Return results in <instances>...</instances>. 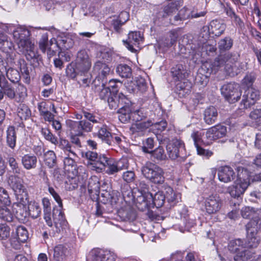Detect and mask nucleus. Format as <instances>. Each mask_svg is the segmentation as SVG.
Returning <instances> with one entry per match:
<instances>
[{
    "label": "nucleus",
    "mask_w": 261,
    "mask_h": 261,
    "mask_svg": "<svg viewBox=\"0 0 261 261\" xmlns=\"http://www.w3.org/2000/svg\"><path fill=\"white\" fill-rule=\"evenodd\" d=\"M13 36L19 51L25 54L28 60L37 58L38 52L30 39V33L27 29L23 27H17L13 31Z\"/></svg>",
    "instance_id": "f257e3e1"
},
{
    "label": "nucleus",
    "mask_w": 261,
    "mask_h": 261,
    "mask_svg": "<svg viewBox=\"0 0 261 261\" xmlns=\"http://www.w3.org/2000/svg\"><path fill=\"white\" fill-rule=\"evenodd\" d=\"M8 182L13 190L18 201L20 203L18 206L19 209L16 212V217L21 220L27 216L28 213L23 212L21 206L23 207L29 203L28 194L27 189L23 185V180L18 175H10L8 179Z\"/></svg>",
    "instance_id": "f03ea898"
},
{
    "label": "nucleus",
    "mask_w": 261,
    "mask_h": 261,
    "mask_svg": "<svg viewBox=\"0 0 261 261\" xmlns=\"http://www.w3.org/2000/svg\"><path fill=\"white\" fill-rule=\"evenodd\" d=\"M238 178L233 184L228 187L227 191L233 198L243 194L250 185V174L248 170L242 167H238Z\"/></svg>",
    "instance_id": "7ed1b4c3"
},
{
    "label": "nucleus",
    "mask_w": 261,
    "mask_h": 261,
    "mask_svg": "<svg viewBox=\"0 0 261 261\" xmlns=\"http://www.w3.org/2000/svg\"><path fill=\"white\" fill-rule=\"evenodd\" d=\"M166 197L162 191L156 192L153 196L151 193H145L137 198V202L139 204L138 207L142 211L154 206L160 207L164 204Z\"/></svg>",
    "instance_id": "20e7f679"
},
{
    "label": "nucleus",
    "mask_w": 261,
    "mask_h": 261,
    "mask_svg": "<svg viewBox=\"0 0 261 261\" xmlns=\"http://www.w3.org/2000/svg\"><path fill=\"white\" fill-rule=\"evenodd\" d=\"M141 172L143 176L151 182L162 184L164 182L163 169L150 162H147L142 166Z\"/></svg>",
    "instance_id": "39448f33"
},
{
    "label": "nucleus",
    "mask_w": 261,
    "mask_h": 261,
    "mask_svg": "<svg viewBox=\"0 0 261 261\" xmlns=\"http://www.w3.org/2000/svg\"><path fill=\"white\" fill-rule=\"evenodd\" d=\"M223 66H224L225 71L230 76H234L239 72L234 63V59H232L229 54L216 59L213 63V68L215 70H217Z\"/></svg>",
    "instance_id": "423d86ee"
},
{
    "label": "nucleus",
    "mask_w": 261,
    "mask_h": 261,
    "mask_svg": "<svg viewBox=\"0 0 261 261\" xmlns=\"http://www.w3.org/2000/svg\"><path fill=\"white\" fill-rule=\"evenodd\" d=\"M66 125L70 133L76 136H83L85 133L91 132L93 128V125L86 120H67Z\"/></svg>",
    "instance_id": "0eeeda50"
},
{
    "label": "nucleus",
    "mask_w": 261,
    "mask_h": 261,
    "mask_svg": "<svg viewBox=\"0 0 261 261\" xmlns=\"http://www.w3.org/2000/svg\"><path fill=\"white\" fill-rule=\"evenodd\" d=\"M228 247L230 252L236 254L234 256L236 261H244L250 258L249 251L245 248L243 241L240 239L230 241Z\"/></svg>",
    "instance_id": "6e6552de"
},
{
    "label": "nucleus",
    "mask_w": 261,
    "mask_h": 261,
    "mask_svg": "<svg viewBox=\"0 0 261 261\" xmlns=\"http://www.w3.org/2000/svg\"><path fill=\"white\" fill-rule=\"evenodd\" d=\"M221 92L226 100L230 103L237 101L242 94L239 84L234 83L224 85L221 89Z\"/></svg>",
    "instance_id": "1a4fd4ad"
},
{
    "label": "nucleus",
    "mask_w": 261,
    "mask_h": 261,
    "mask_svg": "<svg viewBox=\"0 0 261 261\" xmlns=\"http://www.w3.org/2000/svg\"><path fill=\"white\" fill-rule=\"evenodd\" d=\"M261 224L260 219L258 215L254 216L252 219L246 225L247 232L248 236L251 237V243L249 242V246L250 247H255L258 244V240L256 238L255 235L257 234Z\"/></svg>",
    "instance_id": "9d476101"
},
{
    "label": "nucleus",
    "mask_w": 261,
    "mask_h": 261,
    "mask_svg": "<svg viewBox=\"0 0 261 261\" xmlns=\"http://www.w3.org/2000/svg\"><path fill=\"white\" fill-rule=\"evenodd\" d=\"M204 203L206 212L211 215L220 211L223 205V201L217 194H211L205 198Z\"/></svg>",
    "instance_id": "9b49d317"
},
{
    "label": "nucleus",
    "mask_w": 261,
    "mask_h": 261,
    "mask_svg": "<svg viewBox=\"0 0 261 261\" xmlns=\"http://www.w3.org/2000/svg\"><path fill=\"white\" fill-rule=\"evenodd\" d=\"M75 65L76 70L81 74L87 72L90 69L91 62L86 50H81L77 53Z\"/></svg>",
    "instance_id": "f8f14e48"
},
{
    "label": "nucleus",
    "mask_w": 261,
    "mask_h": 261,
    "mask_svg": "<svg viewBox=\"0 0 261 261\" xmlns=\"http://www.w3.org/2000/svg\"><path fill=\"white\" fill-rule=\"evenodd\" d=\"M226 29V25L222 20L215 19L211 21L208 25L204 26L202 31L206 32L207 36L212 35L215 36H220Z\"/></svg>",
    "instance_id": "ddd939ff"
},
{
    "label": "nucleus",
    "mask_w": 261,
    "mask_h": 261,
    "mask_svg": "<svg viewBox=\"0 0 261 261\" xmlns=\"http://www.w3.org/2000/svg\"><path fill=\"white\" fill-rule=\"evenodd\" d=\"M226 134L227 127L224 125L219 124L210 128L205 134L203 133L202 135H205L206 139L209 142L222 138L225 137Z\"/></svg>",
    "instance_id": "4468645a"
},
{
    "label": "nucleus",
    "mask_w": 261,
    "mask_h": 261,
    "mask_svg": "<svg viewBox=\"0 0 261 261\" xmlns=\"http://www.w3.org/2000/svg\"><path fill=\"white\" fill-rule=\"evenodd\" d=\"M115 256L108 251L92 250L87 256L86 261H115Z\"/></svg>",
    "instance_id": "2eb2a0df"
},
{
    "label": "nucleus",
    "mask_w": 261,
    "mask_h": 261,
    "mask_svg": "<svg viewBox=\"0 0 261 261\" xmlns=\"http://www.w3.org/2000/svg\"><path fill=\"white\" fill-rule=\"evenodd\" d=\"M143 38L140 32L134 31L128 35V38L123 40V43L127 49L132 52L136 50L134 46L139 47V44L143 42Z\"/></svg>",
    "instance_id": "dca6fc26"
},
{
    "label": "nucleus",
    "mask_w": 261,
    "mask_h": 261,
    "mask_svg": "<svg viewBox=\"0 0 261 261\" xmlns=\"http://www.w3.org/2000/svg\"><path fill=\"white\" fill-rule=\"evenodd\" d=\"M184 147L183 142L178 139H173L166 146L167 152L171 160H175L179 156V150Z\"/></svg>",
    "instance_id": "f3484780"
},
{
    "label": "nucleus",
    "mask_w": 261,
    "mask_h": 261,
    "mask_svg": "<svg viewBox=\"0 0 261 261\" xmlns=\"http://www.w3.org/2000/svg\"><path fill=\"white\" fill-rule=\"evenodd\" d=\"M152 125L150 120L146 121L135 122L130 127V133L136 137H142L145 135L148 128Z\"/></svg>",
    "instance_id": "a211bd4d"
},
{
    "label": "nucleus",
    "mask_w": 261,
    "mask_h": 261,
    "mask_svg": "<svg viewBox=\"0 0 261 261\" xmlns=\"http://www.w3.org/2000/svg\"><path fill=\"white\" fill-rule=\"evenodd\" d=\"M63 207L54 208L53 213L51 214L52 223H54L57 231H60L61 229L66 226L67 221L65 219L64 213L62 211Z\"/></svg>",
    "instance_id": "6ab92c4d"
},
{
    "label": "nucleus",
    "mask_w": 261,
    "mask_h": 261,
    "mask_svg": "<svg viewBox=\"0 0 261 261\" xmlns=\"http://www.w3.org/2000/svg\"><path fill=\"white\" fill-rule=\"evenodd\" d=\"M0 45L4 53L6 54L8 61H12L14 59V46L13 43L8 40V36L0 30Z\"/></svg>",
    "instance_id": "aec40b11"
},
{
    "label": "nucleus",
    "mask_w": 261,
    "mask_h": 261,
    "mask_svg": "<svg viewBox=\"0 0 261 261\" xmlns=\"http://www.w3.org/2000/svg\"><path fill=\"white\" fill-rule=\"evenodd\" d=\"M218 176L220 181L228 183L234 179L236 173L231 167L225 166L221 167L219 170Z\"/></svg>",
    "instance_id": "412c9836"
},
{
    "label": "nucleus",
    "mask_w": 261,
    "mask_h": 261,
    "mask_svg": "<svg viewBox=\"0 0 261 261\" xmlns=\"http://www.w3.org/2000/svg\"><path fill=\"white\" fill-rule=\"evenodd\" d=\"M50 43H55L57 47L61 49H68L73 45V41L69 35H61L58 37L57 40L52 38L50 40Z\"/></svg>",
    "instance_id": "4be33fe9"
},
{
    "label": "nucleus",
    "mask_w": 261,
    "mask_h": 261,
    "mask_svg": "<svg viewBox=\"0 0 261 261\" xmlns=\"http://www.w3.org/2000/svg\"><path fill=\"white\" fill-rule=\"evenodd\" d=\"M98 130L97 132L93 133L94 137H97L102 141L105 142L109 145L112 144L113 136L108 130L107 127L105 125H102L98 127Z\"/></svg>",
    "instance_id": "5701e85b"
},
{
    "label": "nucleus",
    "mask_w": 261,
    "mask_h": 261,
    "mask_svg": "<svg viewBox=\"0 0 261 261\" xmlns=\"http://www.w3.org/2000/svg\"><path fill=\"white\" fill-rule=\"evenodd\" d=\"M259 97V92L254 89L248 90L247 94L243 96L242 102L244 107L247 108L251 105H253Z\"/></svg>",
    "instance_id": "b1692460"
},
{
    "label": "nucleus",
    "mask_w": 261,
    "mask_h": 261,
    "mask_svg": "<svg viewBox=\"0 0 261 261\" xmlns=\"http://www.w3.org/2000/svg\"><path fill=\"white\" fill-rule=\"evenodd\" d=\"M94 71L98 74L100 78H104L109 75L111 72V68L105 62L97 61L94 65Z\"/></svg>",
    "instance_id": "393cba45"
},
{
    "label": "nucleus",
    "mask_w": 261,
    "mask_h": 261,
    "mask_svg": "<svg viewBox=\"0 0 261 261\" xmlns=\"http://www.w3.org/2000/svg\"><path fill=\"white\" fill-rule=\"evenodd\" d=\"M37 163V157L32 154H27L21 158V164L27 170L35 169Z\"/></svg>",
    "instance_id": "a878e982"
},
{
    "label": "nucleus",
    "mask_w": 261,
    "mask_h": 261,
    "mask_svg": "<svg viewBox=\"0 0 261 261\" xmlns=\"http://www.w3.org/2000/svg\"><path fill=\"white\" fill-rule=\"evenodd\" d=\"M54 251V258L56 261L65 260L69 254L68 249L62 245L56 246Z\"/></svg>",
    "instance_id": "bb28decb"
},
{
    "label": "nucleus",
    "mask_w": 261,
    "mask_h": 261,
    "mask_svg": "<svg viewBox=\"0 0 261 261\" xmlns=\"http://www.w3.org/2000/svg\"><path fill=\"white\" fill-rule=\"evenodd\" d=\"M218 111L214 107H210L204 112V120L208 124L214 123L217 120Z\"/></svg>",
    "instance_id": "cd10ccee"
},
{
    "label": "nucleus",
    "mask_w": 261,
    "mask_h": 261,
    "mask_svg": "<svg viewBox=\"0 0 261 261\" xmlns=\"http://www.w3.org/2000/svg\"><path fill=\"white\" fill-rule=\"evenodd\" d=\"M106 156L105 154L97 155V159L94 160L93 162L90 164V168L92 170H95L97 172H101L102 170L105 169V165L104 163H106Z\"/></svg>",
    "instance_id": "c85d7f7f"
},
{
    "label": "nucleus",
    "mask_w": 261,
    "mask_h": 261,
    "mask_svg": "<svg viewBox=\"0 0 261 261\" xmlns=\"http://www.w3.org/2000/svg\"><path fill=\"white\" fill-rule=\"evenodd\" d=\"M0 88L3 89L4 94H5L9 98L13 99L15 97V91L11 85H8L5 75L3 76L0 82Z\"/></svg>",
    "instance_id": "c756f323"
},
{
    "label": "nucleus",
    "mask_w": 261,
    "mask_h": 261,
    "mask_svg": "<svg viewBox=\"0 0 261 261\" xmlns=\"http://www.w3.org/2000/svg\"><path fill=\"white\" fill-rule=\"evenodd\" d=\"M133 110H130L128 107H122L119 110V119L123 123H127L130 120H132V112Z\"/></svg>",
    "instance_id": "7c9ffc66"
},
{
    "label": "nucleus",
    "mask_w": 261,
    "mask_h": 261,
    "mask_svg": "<svg viewBox=\"0 0 261 261\" xmlns=\"http://www.w3.org/2000/svg\"><path fill=\"white\" fill-rule=\"evenodd\" d=\"M147 116V113L143 108L133 110L132 112V121L134 122H142Z\"/></svg>",
    "instance_id": "2f4dec72"
},
{
    "label": "nucleus",
    "mask_w": 261,
    "mask_h": 261,
    "mask_svg": "<svg viewBox=\"0 0 261 261\" xmlns=\"http://www.w3.org/2000/svg\"><path fill=\"white\" fill-rule=\"evenodd\" d=\"M28 210L30 215L34 219L38 218L41 212L39 203L36 201H31L29 203Z\"/></svg>",
    "instance_id": "473e14b6"
},
{
    "label": "nucleus",
    "mask_w": 261,
    "mask_h": 261,
    "mask_svg": "<svg viewBox=\"0 0 261 261\" xmlns=\"http://www.w3.org/2000/svg\"><path fill=\"white\" fill-rule=\"evenodd\" d=\"M16 134L13 126H9L7 130V143L11 148H14L16 145Z\"/></svg>",
    "instance_id": "72a5a7b5"
},
{
    "label": "nucleus",
    "mask_w": 261,
    "mask_h": 261,
    "mask_svg": "<svg viewBox=\"0 0 261 261\" xmlns=\"http://www.w3.org/2000/svg\"><path fill=\"white\" fill-rule=\"evenodd\" d=\"M60 146L66 153H70L73 156H76V154L75 151V147H72L69 142L63 139H61L60 141Z\"/></svg>",
    "instance_id": "f704fd0d"
},
{
    "label": "nucleus",
    "mask_w": 261,
    "mask_h": 261,
    "mask_svg": "<svg viewBox=\"0 0 261 261\" xmlns=\"http://www.w3.org/2000/svg\"><path fill=\"white\" fill-rule=\"evenodd\" d=\"M42 204L44 207V219L49 226L53 225L51 214L47 212V208L50 207V203L48 199L44 198L42 199Z\"/></svg>",
    "instance_id": "c9c22d12"
},
{
    "label": "nucleus",
    "mask_w": 261,
    "mask_h": 261,
    "mask_svg": "<svg viewBox=\"0 0 261 261\" xmlns=\"http://www.w3.org/2000/svg\"><path fill=\"white\" fill-rule=\"evenodd\" d=\"M191 9L185 7L181 9L177 15L174 17L175 21L191 19Z\"/></svg>",
    "instance_id": "e433bc0d"
},
{
    "label": "nucleus",
    "mask_w": 261,
    "mask_h": 261,
    "mask_svg": "<svg viewBox=\"0 0 261 261\" xmlns=\"http://www.w3.org/2000/svg\"><path fill=\"white\" fill-rule=\"evenodd\" d=\"M116 72L122 77L128 78L132 75V69L126 64L119 65L116 68Z\"/></svg>",
    "instance_id": "4c0bfd02"
},
{
    "label": "nucleus",
    "mask_w": 261,
    "mask_h": 261,
    "mask_svg": "<svg viewBox=\"0 0 261 261\" xmlns=\"http://www.w3.org/2000/svg\"><path fill=\"white\" fill-rule=\"evenodd\" d=\"M44 162L49 168H53L55 166L56 156L53 151L48 150L44 153Z\"/></svg>",
    "instance_id": "58836bf2"
},
{
    "label": "nucleus",
    "mask_w": 261,
    "mask_h": 261,
    "mask_svg": "<svg viewBox=\"0 0 261 261\" xmlns=\"http://www.w3.org/2000/svg\"><path fill=\"white\" fill-rule=\"evenodd\" d=\"M6 65V71H4V73H6V76L8 79L12 82H16L19 79V73L18 71L13 68H9L7 69V63L4 62Z\"/></svg>",
    "instance_id": "ea45409f"
},
{
    "label": "nucleus",
    "mask_w": 261,
    "mask_h": 261,
    "mask_svg": "<svg viewBox=\"0 0 261 261\" xmlns=\"http://www.w3.org/2000/svg\"><path fill=\"white\" fill-rule=\"evenodd\" d=\"M16 234L17 236V241L18 243H24L28 238V233L23 226H20L17 227L16 229Z\"/></svg>",
    "instance_id": "a19ab883"
},
{
    "label": "nucleus",
    "mask_w": 261,
    "mask_h": 261,
    "mask_svg": "<svg viewBox=\"0 0 261 261\" xmlns=\"http://www.w3.org/2000/svg\"><path fill=\"white\" fill-rule=\"evenodd\" d=\"M53 44L48 41L47 33L43 34L39 42V46L41 51L45 53L46 49H50V46Z\"/></svg>",
    "instance_id": "79ce46f5"
},
{
    "label": "nucleus",
    "mask_w": 261,
    "mask_h": 261,
    "mask_svg": "<svg viewBox=\"0 0 261 261\" xmlns=\"http://www.w3.org/2000/svg\"><path fill=\"white\" fill-rule=\"evenodd\" d=\"M151 156L158 161H163L166 159V155L164 149L161 147H159L153 150L150 151L149 153Z\"/></svg>",
    "instance_id": "37998d69"
},
{
    "label": "nucleus",
    "mask_w": 261,
    "mask_h": 261,
    "mask_svg": "<svg viewBox=\"0 0 261 261\" xmlns=\"http://www.w3.org/2000/svg\"><path fill=\"white\" fill-rule=\"evenodd\" d=\"M7 161L13 173L19 174L21 169L15 158L10 155L7 158Z\"/></svg>",
    "instance_id": "c03bdc74"
},
{
    "label": "nucleus",
    "mask_w": 261,
    "mask_h": 261,
    "mask_svg": "<svg viewBox=\"0 0 261 261\" xmlns=\"http://www.w3.org/2000/svg\"><path fill=\"white\" fill-rule=\"evenodd\" d=\"M17 115L21 120H26L31 116V111L24 105H20L18 109Z\"/></svg>",
    "instance_id": "a18cd8bd"
},
{
    "label": "nucleus",
    "mask_w": 261,
    "mask_h": 261,
    "mask_svg": "<svg viewBox=\"0 0 261 261\" xmlns=\"http://www.w3.org/2000/svg\"><path fill=\"white\" fill-rule=\"evenodd\" d=\"M171 72L173 76L176 77L178 80H181L186 76V72L181 65H177L173 68Z\"/></svg>",
    "instance_id": "49530a36"
},
{
    "label": "nucleus",
    "mask_w": 261,
    "mask_h": 261,
    "mask_svg": "<svg viewBox=\"0 0 261 261\" xmlns=\"http://www.w3.org/2000/svg\"><path fill=\"white\" fill-rule=\"evenodd\" d=\"M41 133L44 138L46 140L50 141L51 143L54 144H57L58 143V140L57 137L53 135V134L50 132V130L48 128H42L41 129Z\"/></svg>",
    "instance_id": "de8ad7c7"
},
{
    "label": "nucleus",
    "mask_w": 261,
    "mask_h": 261,
    "mask_svg": "<svg viewBox=\"0 0 261 261\" xmlns=\"http://www.w3.org/2000/svg\"><path fill=\"white\" fill-rule=\"evenodd\" d=\"M0 218L7 222H11L13 220V215L7 207L0 206Z\"/></svg>",
    "instance_id": "09e8293b"
},
{
    "label": "nucleus",
    "mask_w": 261,
    "mask_h": 261,
    "mask_svg": "<svg viewBox=\"0 0 261 261\" xmlns=\"http://www.w3.org/2000/svg\"><path fill=\"white\" fill-rule=\"evenodd\" d=\"M233 42L229 37H225L221 39L218 43L220 50L229 49L232 46Z\"/></svg>",
    "instance_id": "8fccbe9b"
},
{
    "label": "nucleus",
    "mask_w": 261,
    "mask_h": 261,
    "mask_svg": "<svg viewBox=\"0 0 261 261\" xmlns=\"http://www.w3.org/2000/svg\"><path fill=\"white\" fill-rule=\"evenodd\" d=\"M256 79L255 74L251 72L246 74L242 80V84L247 87H250L253 85Z\"/></svg>",
    "instance_id": "3c124183"
},
{
    "label": "nucleus",
    "mask_w": 261,
    "mask_h": 261,
    "mask_svg": "<svg viewBox=\"0 0 261 261\" xmlns=\"http://www.w3.org/2000/svg\"><path fill=\"white\" fill-rule=\"evenodd\" d=\"M135 79L138 91L141 93L145 92L147 90V84L145 79L140 76L136 77Z\"/></svg>",
    "instance_id": "603ef678"
},
{
    "label": "nucleus",
    "mask_w": 261,
    "mask_h": 261,
    "mask_svg": "<svg viewBox=\"0 0 261 261\" xmlns=\"http://www.w3.org/2000/svg\"><path fill=\"white\" fill-rule=\"evenodd\" d=\"M241 214L242 217L246 219L252 218L257 215L252 207L249 206L243 207L241 210Z\"/></svg>",
    "instance_id": "864d4df0"
},
{
    "label": "nucleus",
    "mask_w": 261,
    "mask_h": 261,
    "mask_svg": "<svg viewBox=\"0 0 261 261\" xmlns=\"http://www.w3.org/2000/svg\"><path fill=\"white\" fill-rule=\"evenodd\" d=\"M10 228L6 224H0V239L5 240L10 236Z\"/></svg>",
    "instance_id": "5fc2aeb1"
},
{
    "label": "nucleus",
    "mask_w": 261,
    "mask_h": 261,
    "mask_svg": "<svg viewBox=\"0 0 261 261\" xmlns=\"http://www.w3.org/2000/svg\"><path fill=\"white\" fill-rule=\"evenodd\" d=\"M206 13L207 12L205 9L199 11L197 8H193L191 9V19L203 17Z\"/></svg>",
    "instance_id": "6e6d98bb"
},
{
    "label": "nucleus",
    "mask_w": 261,
    "mask_h": 261,
    "mask_svg": "<svg viewBox=\"0 0 261 261\" xmlns=\"http://www.w3.org/2000/svg\"><path fill=\"white\" fill-rule=\"evenodd\" d=\"M166 198L169 201L172 202H176L178 201V195L174 193L172 189L170 187L168 188L166 190Z\"/></svg>",
    "instance_id": "4d7b16f0"
},
{
    "label": "nucleus",
    "mask_w": 261,
    "mask_h": 261,
    "mask_svg": "<svg viewBox=\"0 0 261 261\" xmlns=\"http://www.w3.org/2000/svg\"><path fill=\"white\" fill-rule=\"evenodd\" d=\"M0 201L6 205L10 202L7 191L1 187H0Z\"/></svg>",
    "instance_id": "13d9d810"
},
{
    "label": "nucleus",
    "mask_w": 261,
    "mask_h": 261,
    "mask_svg": "<svg viewBox=\"0 0 261 261\" xmlns=\"http://www.w3.org/2000/svg\"><path fill=\"white\" fill-rule=\"evenodd\" d=\"M154 146V141L151 138H147L145 142L144 143V145L142 147V150L146 153H150V151L149 149H152Z\"/></svg>",
    "instance_id": "bf43d9fd"
},
{
    "label": "nucleus",
    "mask_w": 261,
    "mask_h": 261,
    "mask_svg": "<svg viewBox=\"0 0 261 261\" xmlns=\"http://www.w3.org/2000/svg\"><path fill=\"white\" fill-rule=\"evenodd\" d=\"M122 178L125 181L131 182L135 180V174L133 171H127L123 173Z\"/></svg>",
    "instance_id": "052dcab7"
},
{
    "label": "nucleus",
    "mask_w": 261,
    "mask_h": 261,
    "mask_svg": "<svg viewBox=\"0 0 261 261\" xmlns=\"http://www.w3.org/2000/svg\"><path fill=\"white\" fill-rule=\"evenodd\" d=\"M125 86H126V88L127 89V90L130 93H133V92L135 93V92H138V88L136 85V79H135L134 80H133L132 81H128L125 84Z\"/></svg>",
    "instance_id": "680f3d73"
},
{
    "label": "nucleus",
    "mask_w": 261,
    "mask_h": 261,
    "mask_svg": "<svg viewBox=\"0 0 261 261\" xmlns=\"http://www.w3.org/2000/svg\"><path fill=\"white\" fill-rule=\"evenodd\" d=\"M167 124L166 121H161L154 124L152 123L151 126L154 130H156L157 133H159L164 130L167 127Z\"/></svg>",
    "instance_id": "e2e57ef3"
},
{
    "label": "nucleus",
    "mask_w": 261,
    "mask_h": 261,
    "mask_svg": "<svg viewBox=\"0 0 261 261\" xmlns=\"http://www.w3.org/2000/svg\"><path fill=\"white\" fill-rule=\"evenodd\" d=\"M83 115L84 117L90 122H91L93 123H99L100 120V118L98 117H96L95 116L93 115L92 114L86 111H83Z\"/></svg>",
    "instance_id": "0e129e2a"
},
{
    "label": "nucleus",
    "mask_w": 261,
    "mask_h": 261,
    "mask_svg": "<svg viewBox=\"0 0 261 261\" xmlns=\"http://www.w3.org/2000/svg\"><path fill=\"white\" fill-rule=\"evenodd\" d=\"M48 192L53 196L56 202L58 203L59 206L60 207H63L62 200L59 194L55 191L54 189L52 187H49Z\"/></svg>",
    "instance_id": "69168bd1"
},
{
    "label": "nucleus",
    "mask_w": 261,
    "mask_h": 261,
    "mask_svg": "<svg viewBox=\"0 0 261 261\" xmlns=\"http://www.w3.org/2000/svg\"><path fill=\"white\" fill-rule=\"evenodd\" d=\"M97 153L96 152L88 151L85 153V157L88 160L87 165L90 167V164L97 159Z\"/></svg>",
    "instance_id": "338daca9"
},
{
    "label": "nucleus",
    "mask_w": 261,
    "mask_h": 261,
    "mask_svg": "<svg viewBox=\"0 0 261 261\" xmlns=\"http://www.w3.org/2000/svg\"><path fill=\"white\" fill-rule=\"evenodd\" d=\"M182 0H176L174 2L171 3L166 6V11H169L170 9L175 8V9L177 10L180 6L182 5Z\"/></svg>",
    "instance_id": "774afa93"
}]
</instances>
